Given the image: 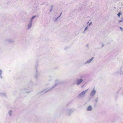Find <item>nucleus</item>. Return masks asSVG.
Here are the masks:
<instances>
[{
	"mask_svg": "<svg viewBox=\"0 0 123 123\" xmlns=\"http://www.w3.org/2000/svg\"><path fill=\"white\" fill-rule=\"evenodd\" d=\"M82 81L83 80L82 79H79L77 81V84L78 85H79L82 82Z\"/></svg>",
	"mask_w": 123,
	"mask_h": 123,
	"instance_id": "obj_1",
	"label": "nucleus"
},
{
	"mask_svg": "<svg viewBox=\"0 0 123 123\" xmlns=\"http://www.w3.org/2000/svg\"><path fill=\"white\" fill-rule=\"evenodd\" d=\"M88 90V89H87V90H86L85 91H84L82 92L81 93H80L79 95V96L81 94H82L83 95H85L86 94V92H87V90Z\"/></svg>",
	"mask_w": 123,
	"mask_h": 123,
	"instance_id": "obj_2",
	"label": "nucleus"
},
{
	"mask_svg": "<svg viewBox=\"0 0 123 123\" xmlns=\"http://www.w3.org/2000/svg\"><path fill=\"white\" fill-rule=\"evenodd\" d=\"M96 92V91L95 90L93 89L92 91L91 92V94L92 95H94L95 94Z\"/></svg>",
	"mask_w": 123,
	"mask_h": 123,
	"instance_id": "obj_3",
	"label": "nucleus"
},
{
	"mask_svg": "<svg viewBox=\"0 0 123 123\" xmlns=\"http://www.w3.org/2000/svg\"><path fill=\"white\" fill-rule=\"evenodd\" d=\"M92 110V107L91 106H89L87 108L88 111H91Z\"/></svg>",
	"mask_w": 123,
	"mask_h": 123,
	"instance_id": "obj_4",
	"label": "nucleus"
},
{
	"mask_svg": "<svg viewBox=\"0 0 123 123\" xmlns=\"http://www.w3.org/2000/svg\"><path fill=\"white\" fill-rule=\"evenodd\" d=\"M121 14L120 12H119L117 14V15L119 17H120V15Z\"/></svg>",
	"mask_w": 123,
	"mask_h": 123,
	"instance_id": "obj_5",
	"label": "nucleus"
},
{
	"mask_svg": "<svg viewBox=\"0 0 123 123\" xmlns=\"http://www.w3.org/2000/svg\"><path fill=\"white\" fill-rule=\"evenodd\" d=\"M93 57H92L91 58V59H90V62H91L93 60Z\"/></svg>",
	"mask_w": 123,
	"mask_h": 123,
	"instance_id": "obj_6",
	"label": "nucleus"
},
{
	"mask_svg": "<svg viewBox=\"0 0 123 123\" xmlns=\"http://www.w3.org/2000/svg\"><path fill=\"white\" fill-rule=\"evenodd\" d=\"M35 17V16H33V17H32V18H31V20H32V19H33V18H34Z\"/></svg>",
	"mask_w": 123,
	"mask_h": 123,
	"instance_id": "obj_7",
	"label": "nucleus"
},
{
	"mask_svg": "<svg viewBox=\"0 0 123 123\" xmlns=\"http://www.w3.org/2000/svg\"><path fill=\"white\" fill-rule=\"evenodd\" d=\"M87 27H86L85 28V30H86L87 29Z\"/></svg>",
	"mask_w": 123,
	"mask_h": 123,
	"instance_id": "obj_8",
	"label": "nucleus"
},
{
	"mask_svg": "<svg viewBox=\"0 0 123 123\" xmlns=\"http://www.w3.org/2000/svg\"><path fill=\"white\" fill-rule=\"evenodd\" d=\"M31 25L30 26V27H29V26H28V27L29 28L31 26Z\"/></svg>",
	"mask_w": 123,
	"mask_h": 123,
	"instance_id": "obj_9",
	"label": "nucleus"
},
{
	"mask_svg": "<svg viewBox=\"0 0 123 123\" xmlns=\"http://www.w3.org/2000/svg\"><path fill=\"white\" fill-rule=\"evenodd\" d=\"M1 72V71L0 70V73Z\"/></svg>",
	"mask_w": 123,
	"mask_h": 123,
	"instance_id": "obj_10",
	"label": "nucleus"
},
{
	"mask_svg": "<svg viewBox=\"0 0 123 123\" xmlns=\"http://www.w3.org/2000/svg\"><path fill=\"white\" fill-rule=\"evenodd\" d=\"M120 28L121 29H122V28L121 27H120Z\"/></svg>",
	"mask_w": 123,
	"mask_h": 123,
	"instance_id": "obj_11",
	"label": "nucleus"
}]
</instances>
